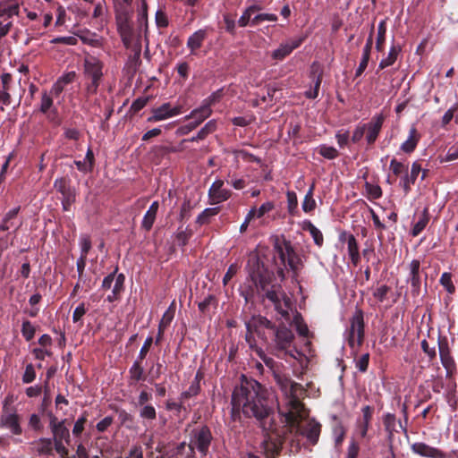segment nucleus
Segmentation results:
<instances>
[{"label": "nucleus", "instance_id": "nucleus-41", "mask_svg": "<svg viewBox=\"0 0 458 458\" xmlns=\"http://www.w3.org/2000/svg\"><path fill=\"white\" fill-rule=\"evenodd\" d=\"M139 414L143 420L153 421L157 419V411L152 404L140 406Z\"/></svg>", "mask_w": 458, "mask_h": 458}, {"label": "nucleus", "instance_id": "nucleus-46", "mask_svg": "<svg viewBox=\"0 0 458 458\" xmlns=\"http://www.w3.org/2000/svg\"><path fill=\"white\" fill-rule=\"evenodd\" d=\"M87 264V259L83 258H79L76 262V267L78 272V278L80 282H82L83 284L86 285L85 291L88 292L91 289V285L87 283V280L85 278L84 270Z\"/></svg>", "mask_w": 458, "mask_h": 458}, {"label": "nucleus", "instance_id": "nucleus-23", "mask_svg": "<svg viewBox=\"0 0 458 458\" xmlns=\"http://www.w3.org/2000/svg\"><path fill=\"white\" fill-rule=\"evenodd\" d=\"M174 317V302L163 314V317L158 324L157 335L155 339V344L159 345L164 338L165 329L170 326Z\"/></svg>", "mask_w": 458, "mask_h": 458}, {"label": "nucleus", "instance_id": "nucleus-53", "mask_svg": "<svg viewBox=\"0 0 458 458\" xmlns=\"http://www.w3.org/2000/svg\"><path fill=\"white\" fill-rule=\"evenodd\" d=\"M149 100H150L149 96L140 97V98H136L132 102L129 112L132 113L133 114H137L138 112H140L141 109H143L147 106V104L148 103Z\"/></svg>", "mask_w": 458, "mask_h": 458}, {"label": "nucleus", "instance_id": "nucleus-24", "mask_svg": "<svg viewBox=\"0 0 458 458\" xmlns=\"http://www.w3.org/2000/svg\"><path fill=\"white\" fill-rule=\"evenodd\" d=\"M420 138V133L416 127L412 125L409 130L407 140L401 144L400 150L406 154H411L416 149Z\"/></svg>", "mask_w": 458, "mask_h": 458}, {"label": "nucleus", "instance_id": "nucleus-3", "mask_svg": "<svg viewBox=\"0 0 458 458\" xmlns=\"http://www.w3.org/2000/svg\"><path fill=\"white\" fill-rule=\"evenodd\" d=\"M250 327L256 331L259 339L273 349L274 354L278 358L283 359L287 354L293 357L290 348L294 340V335L284 323L276 326L266 317L259 315Z\"/></svg>", "mask_w": 458, "mask_h": 458}, {"label": "nucleus", "instance_id": "nucleus-36", "mask_svg": "<svg viewBox=\"0 0 458 458\" xmlns=\"http://www.w3.org/2000/svg\"><path fill=\"white\" fill-rule=\"evenodd\" d=\"M315 189V184L312 183L307 191L304 199L301 204L302 210L305 213H310L316 208V201L313 198V192Z\"/></svg>", "mask_w": 458, "mask_h": 458}, {"label": "nucleus", "instance_id": "nucleus-60", "mask_svg": "<svg viewBox=\"0 0 458 458\" xmlns=\"http://www.w3.org/2000/svg\"><path fill=\"white\" fill-rule=\"evenodd\" d=\"M365 131L366 128L363 126V123H359L352 131V135L350 138L351 142L353 144L359 143L363 138Z\"/></svg>", "mask_w": 458, "mask_h": 458}, {"label": "nucleus", "instance_id": "nucleus-31", "mask_svg": "<svg viewBox=\"0 0 458 458\" xmlns=\"http://www.w3.org/2000/svg\"><path fill=\"white\" fill-rule=\"evenodd\" d=\"M386 19L381 20L377 25V34L376 39V49L377 52H383L386 38Z\"/></svg>", "mask_w": 458, "mask_h": 458}, {"label": "nucleus", "instance_id": "nucleus-48", "mask_svg": "<svg viewBox=\"0 0 458 458\" xmlns=\"http://www.w3.org/2000/svg\"><path fill=\"white\" fill-rule=\"evenodd\" d=\"M389 168L395 176L408 174V166L396 158L391 160Z\"/></svg>", "mask_w": 458, "mask_h": 458}, {"label": "nucleus", "instance_id": "nucleus-56", "mask_svg": "<svg viewBox=\"0 0 458 458\" xmlns=\"http://www.w3.org/2000/svg\"><path fill=\"white\" fill-rule=\"evenodd\" d=\"M36 329L29 320H24L21 326V334L26 341H31L35 335Z\"/></svg>", "mask_w": 458, "mask_h": 458}, {"label": "nucleus", "instance_id": "nucleus-7", "mask_svg": "<svg viewBox=\"0 0 458 458\" xmlns=\"http://www.w3.org/2000/svg\"><path fill=\"white\" fill-rule=\"evenodd\" d=\"M103 68V62L95 56L85 58L83 74L85 78V96L87 98L98 93L104 77Z\"/></svg>", "mask_w": 458, "mask_h": 458}, {"label": "nucleus", "instance_id": "nucleus-35", "mask_svg": "<svg viewBox=\"0 0 458 458\" xmlns=\"http://www.w3.org/2000/svg\"><path fill=\"white\" fill-rule=\"evenodd\" d=\"M429 221V214L428 209L426 208H424L421 216L419 218L418 222L415 223L411 229V235L413 237L418 236L427 226L428 223Z\"/></svg>", "mask_w": 458, "mask_h": 458}, {"label": "nucleus", "instance_id": "nucleus-21", "mask_svg": "<svg viewBox=\"0 0 458 458\" xmlns=\"http://www.w3.org/2000/svg\"><path fill=\"white\" fill-rule=\"evenodd\" d=\"M420 262L418 259H413L410 263V276L408 282L411 286V293L413 296H418L420 291Z\"/></svg>", "mask_w": 458, "mask_h": 458}, {"label": "nucleus", "instance_id": "nucleus-54", "mask_svg": "<svg viewBox=\"0 0 458 458\" xmlns=\"http://www.w3.org/2000/svg\"><path fill=\"white\" fill-rule=\"evenodd\" d=\"M292 53L288 44H281L278 48L272 52V57L276 60H283Z\"/></svg>", "mask_w": 458, "mask_h": 458}, {"label": "nucleus", "instance_id": "nucleus-33", "mask_svg": "<svg viewBox=\"0 0 458 458\" xmlns=\"http://www.w3.org/2000/svg\"><path fill=\"white\" fill-rule=\"evenodd\" d=\"M220 211V208H205L196 218V224L199 226L210 223L211 217L216 216Z\"/></svg>", "mask_w": 458, "mask_h": 458}, {"label": "nucleus", "instance_id": "nucleus-4", "mask_svg": "<svg viewBox=\"0 0 458 458\" xmlns=\"http://www.w3.org/2000/svg\"><path fill=\"white\" fill-rule=\"evenodd\" d=\"M276 380L286 400L279 412L290 425H296L305 415V406L301 399L305 396L306 390L302 385L284 375H276Z\"/></svg>", "mask_w": 458, "mask_h": 458}, {"label": "nucleus", "instance_id": "nucleus-38", "mask_svg": "<svg viewBox=\"0 0 458 458\" xmlns=\"http://www.w3.org/2000/svg\"><path fill=\"white\" fill-rule=\"evenodd\" d=\"M258 318H259V315L253 316L248 322H246L247 334L245 336V340L248 343L250 348L252 351H254L255 352H256V349L259 348V347L257 345L256 340L253 335L254 334H256V331L254 329H252V327H250V325L252 326L254 320L257 319Z\"/></svg>", "mask_w": 458, "mask_h": 458}, {"label": "nucleus", "instance_id": "nucleus-19", "mask_svg": "<svg viewBox=\"0 0 458 458\" xmlns=\"http://www.w3.org/2000/svg\"><path fill=\"white\" fill-rule=\"evenodd\" d=\"M362 417L356 421L357 431L360 438H366L374 414V407L366 405L361 409Z\"/></svg>", "mask_w": 458, "mask_h": 458}, {"label": "nucleus", "instance_id": "nucleus-5", "mask_svg": "<svg viewBox=\"0 0 458 458\" xmlns=\"http://www.w3.org/2000/svg\"><path fill=\"white\" fill-rule=\"evenodd\" d=\"M273 248L275 251L274 259H280L282 265V267H277V275L281 280L283 281L285 278L284 268L286 266L293 271V277L296 278L300 269L301 259L294 251L291 242L286 240L283 235L275 236Z\"/></svg>", "mask_w": 458, "mask_h": 458}, {"label": "nucleus", "instance_id": "nucleus-25", "mask_svg": "<svg viewBox=\"0 0 458 458\" xmlns=\"http://www.w3.org/2000/svg\"><path fill=\"white\" fill-rule=\"evenodd\" d=\"M71 182V179L67 176L59 177L55 180L54 188L61 193L62 198L76 196L75 189Z\"/></svg>", "mask_w": 458, "mask_h": 458}, {"label": "nucleus", "instance_id": "nucleus-44", "mask_svg": "<svg viewBox=\"0 0 458 458\" xmlns=\"http://www.w3.org/2000/svg\"><path fill=\"white\" fill-rule=\"evenodd\" d=\"M286 197H287L288 213L293 216H298L299 209H298V199H297L296 193L294 191H287Z\"/></svg>", "mask_w": 458, "mask_h": 458}, {"label": "nucleus", "instance_id": "nucleus-17", "mask_svg": "<svg viewBox=\"0 0 458 458\" xmlns=\"http://www.w3.org/2000/svg\"><path fill=\"white\" fill-rule=\"evenodd\" d=\"M224 181L216 180L208 190V197L211 204H219L231 197V191L223 188Z\"/></svg>", "mask_w": 458, "mask_h": 458}, {"label": "nucleus", "instance_id": "nucleus-42", "mask_svg": "<svg viewBox=\"0 0 458 458\" xmlns=\"http://www.w3.org/2000/svg\"><path fill=\"white\" fill-rule=\"evenodd\" d=\"M440 360L446 370L447 376H453L456 372V364L451 353L440 356Z\"/></svg>", "mask_w": 458, "mask_h": 458}, {"label": "nucleus", "instance_id": "nucleus-58", "mask_svg": "<svg viewBox=\"0 0 458 458\" xmlns=\"http://www.w3.org/2000/svg\"><path fill=\"white\" fill-rule=\"evenodd\" d=\"M192 235L193 231L187 227L185 230L179 231L176 233V240L181 246H185Z\"/></svg>", "mask_w": 458, "mask_h": 458}, {"label": "nucleus", "instance_id": "nucleus-47", "mask_svg": "<svg viewBox=\"0 0 458 458\" xmlns=\"http://www.w3.org/2000/svg\"><path fill=\"white\" fill-rule=\"evenodd\" d=\"M199 392H200V384H199L198 382H192L191 384V386H189V388L180 394L179 400L181 402H184L191 397L198 395L199 394Z\"/></svg>", "mask_w": 458, "mask_h": 458}, {"label": "nucleus", "instance_id": "nucleus-28", "mask_svg": "<svg viewBox=\"0 0 458 458\" xmlns=\"http://www.w3.org/2000/svg\"><path fill=\"white\" fill-rule=\"evenodd\" d=\"M311 69H312L311 73L313 75H315L317 73V76L315 79V83H314L313 89L306 91L305 96L307 98L315 99L318 96L319 88H320L322 79H323V71L318 69V65L317 64V63H313Z\"/></svg>", "mask_w": 458, "mask_h": 458}, {"label": "nucleus", "instance_id": "nucleus-10", "mask_svg": "<svg viewBox=\"0 0 458 458\" xmlns=\"http://www.w3.org/2000/svg\"><path fill=\"white\" fill-rule=\"evenodd\" d=\"M347 341L352 349H354L355 343L358 347L361 346L364 341V318L361 310H359L351 318L350 327L347 330Z\"/></svg>", "mask_w": 458, "mask_h": 458}, {"label": "nucleus", "instance_id": "nucleus-27", "mask_svg": "<svg viewBox=\"0 0 458 458\" xmlns=\"http://www.w3.org/2000/svg\"><path fill=\"white\" fill-rule=\"evenodd\" d=\"M142 360H136L129 369L128 385L134 386L139 381H144L146 375L142 367Z\"/></svg>", "mask_w": 458, "mask_h": 458}, {"label": "nucleus", "instance_id": "nucleus-34", "mask_svg": "<svg viewBox=\"0 0 458 458\" xmlns=\"http://www.w3.org/2000/svg\"><path fill=\"white\" fill-rule=\"evenodd\" d=\"M383 424L385 430L388 435V438L391 439L394 437V432H397L395 415L389 412L385 414L383 417Z\"/></svg>", "mask_w": 458, "mask_h": 458}, {"label": "nucleus", "instance_id": "nucleus-6", "mask_svg": "<svg viewBox=\"0 0 458 458\" xmlns=\"http://www.w3.org/2000/svg\"><path fill=\"white\" fill-rule=\"evenodd\" d=\"M49 428L52 433V441L55 443V450L61 458H67L69 450L66 445H71L70 430L66 427V420H59L51 411L48 412Z\"/></svg>", "mask_w": 458, "mask_h": 458}, {"label": "nucleus", "instance_id": "nucleus-40", "mask_svg": "<svg viewBox=\"0 0 458 458\" xmlns=\"http://www.w3.org/2000/svg\"><path fill=\"white\" fill-rule=\"evenodd\" d=\"M346 429L341 421L336 422L333 427V435L335 437V447H340L344 440Z\"/></svg>", "mask_w": 458, "mask_h": 458}, {"label": "nucleus", "instance_id": "nucleus-22", "mask_svg": "<svg viewBox=\"0 0 458 458\" xmlns=\"http://www.w3.org/2000/svg\"><path fill=\"white\" fill-rule=\"evenodd\" d=\"M208 35V29L206 28L196 30L188 38L186 46L191 55H196V52L203 46Z\"/></svg>", "mask_w": 458, "mask_h": 458}, {"label": "nucleus", "instance_id": "nucleus-52", "mask_svg": "<svg viewBox=\"0 0 458 458\" xmlns=\"http://www.w3.org/2000/svg\"><path fill=\"white\" fill-rule=\"evenodd\" d=\"M335 140L341 148L348 147L349 142L351 141L349 131L344 129L337 131L335 133Z\"/></svg>", "mask_w": 458, "mask_h": 458}, {"label": "nucleus", "instance_id": "nucleus-1", "mask_svg": "<svg viewBox=\"0 0 458 458\" xmlns=\"http://www.w3.org/2000/svg\"><path fill=\"white\" fill-rule=\"evenodd\" d=\"M231 419L241 421L242 414L254 419L267 437L262 442V449L267 458H278L286 441L290 442V452L301 449L298 429L284 432V426L278 428L275 420V403L272 394L259 382L242 375L240 384L232 394Z\"/></svg>", "mask_w": 458, "mask_h": 458}, {"label": "nucleus", "instance_id": "nucleus-45", "mask_svg": "<svg viewBox=\"0 0 458 458\" xmlns=\"http://www.w3.org/2000/svg\"><path fill=\"white\" fill-rule=\"evenodd\" d=\"M235 14L232 13H225L223 14V22L225 24V30L227 33L232 36L236 34V21H235Z\"/></svg>", "mask_w": 458, "mask_h": 458}, {"label": "nucleus", "instance_id": "nucleus-20", "mask_svg": "<svg viewBox=\"0 0 458 458\" xmlns=\"http://www.w3.org/2000/svg\"><path fill=\"white\" fill-rule=\"evenodd\" d=\"M344 240L347 241L350 259L354 266H357L360 262L358 242L353 234H347L346 232H343L340 234V241Z\"/></svg>", "mask_w": 458, "mask_h": 458}, {"label": "nucleus", "instance_id": "nucleus-39", "mask_svg": "<svg viewBox=\"0 0 458 458\" xmlns=\"http://www.w3.org/2000/svg\"><path fill=\"white\" fill-rule=\"evenodd\" d=\"M316 151L320 156H322L323 157L329 159V160L335 159L336 157H339V152L335 147L327 146L326 144L319 145L316 148Z\"/></svg>", "mask_w": 458, "mask_h": 458}, {"label": "nucleus", "instance_id": "nucleus-29", "mask_svg": "<svg viewBox=\"0 0 458 458\" xmlns=\"http://www.w3.org/2000/svg\"><path fill=\"white\" fill-rule=\"evenodd\" d=\"M401 51H402L401 46L392 45L389 49L387 56L386 58H383L380 61L378 68L380 70H383L388 66L393 65L395 63V61L397 60V57L400 55Z\"/></svg>", "mask_w": 458, "mask_h": 458}, {"label": "nucleus", "instance_id": "nucleus-8", "mask_svg": "<svg viewBox=\"0 0 458 458\" xmlns=\"http://www.w3.org/2000/svg\"><path fill=\"white\" fill-rule=\"evenodd\" d=\"M214 440L213 434L208 425L194 428L190 433L189 445L193 451H198L201 457H206Z\"/></svg>", "mask_w": 458, "mask_h": 458}, {"label": "nucleus", "instance_id": "nucleus-57", "mask_svg": "<svg viewBox=\"0 0 458 458\" xmlns=\"http://www.w3.org/2000/svg\"><path fill=\"white\" fill-rule=\"evenodd\" d=\"M458 110V103H455L453 106H451L443 115L441 119V126L445 128L450 122L454 119V114Z\"/></svg>", "mask_w": 458, "mask_h": 458}, {"label": "nucleus", "instance_id": "nucleus-11", "mask_svg": "<svg viewBox=\"0 0 458 458\" xmlns=\"http://www.w3.org/2000/svg\"><path fill=\"white\" fill-rule=\"evenodd\" d=\"M115 22L123 44L125 47H130L133 40V29L130 23V15L126 9L116 11Z\"/></svg>", "mask_w": 458, "mask_h": 458}, {"label": "nucleus", "instance_id": "nucleus-49", "mask_svg": "<svg viewBox=\"0 0 458 458\" xmlns=\"http://www.w3.org/2000/svg\"><path fill=\"white\" fill-rule=\"evenodd\" d=\"M440 284L446 290V292L450 294L454 293L455 286L452 281V274L448 272H445L441 275L439 279Z\"/></svg>", "mask_w": 458, "mask_h": 458}, {"label": "nucleus", "instance_id": "nucleus-59", "mask_svg": "<svg viewBox=\"0 0 458 458\" xmlns=\"http://www.w3.org/2000/svg\"><path fill=\"white\" fill-rule=\"evenodd\" d=\"M156 217L157 214L147 210L141 222V227L146 231H150L153 224L155 223Z\"/></svg>", "mask_w": 458, "mask_h": 458}, {"label": "nucleus", "instance_id": "nucleus-64", "mask_svg": "<svg viewBox=\"0 0 458 458\" xmlns=\"http://www.w3.org/2000/svg\"><path fill=\"white\" fill-rule=\"evenodd\" d=\"M360 445L355 439H352L347 449L346 458H358Z\"/></svg>", "mask_w": 458, "mask_h": 458}, {"label": "nucleus", "instance_id": "nucleus-32", "mask_svg": "<svg viewBox=\"0 0 458 458\" xmlns=\"http://www.w3.org/2000/svg\"><path fill=\"white\" fill-rule=\"evenodd\" d=\"M20 210L21 207H16L4 215L2 224L0 225V231H8L14 226V219L17 217Z\"/></svg>", "mask_w": 458, "mask_h": 458}, {"label": "nucleus", "instance_id": "nucleus-43", "mask_svg": "<svg viewBox=\"0 0 458 458\" xmlns=\"http://www.w3.org/2000/svg\"><path fill=\"white\" fill-rule=\"evenodd\" d=\"M54 106V98L47 90L42 91L39 105V112L44 114L50 111Z\"/></svg>", "mask_w": 458, "mask_h": 458}, {"label": "nucleus", "instance_id": "nucleus-63", "mask_svg": "<svg viewBox=\"0 0 458 458\" xmlns=\"http://www.w3.org/2000/svg\"><path fill=\"white\" fill-rule=\"evenodd\" d=\"M47 116V121L55 126H59L61 124V118L56 107H53L47 113H44Z\"/></svg>", "mask_w": 458, "mask_h": 458}, {"label": "nucleus", "instance_id": "nucleus-51", "mask_svg": "<svg viewBox=\"0 0 458 458\" xmlns=\"http://www.w3.org/2000/svg\"><path fill=\"white\" fill-rule=\"evenodd\" d=\"M88 420V413L87 411H84L82 415L75 421L73 428H72V435L75 437H80L81 433L84 430V426Z\"/></svg>", "mask_w": 458, "mask_h": 458}, {"label": "nucleus", "instance_id": "nucleus-61", "mask_svg": "<svg viewBox=\"0 0 458 458\" xmlns=\"http://www.w3.org/2000/svg\"><path fill=\"white\" fill-rule=\"evenodd\" d=\"M36 378V371L34 366L30 363L25 368V371L22 375V382L24 384H30Z\"/></svg>", "mask_w": 458, "mask_h": 458}, {"label": "nucleus", "instance_id": "nucleus-13", "mask_svg": "<svg viewBox=\"0 0 458 458\" xmlns=\"http://www.w3.org/2000/svg\"><path fill=\"white\" fill-rule=\"evenodd\" d=\"M182 113V106H172L171 103L165 102L158 107L152 108L151 115L148 117V123L160 122L174 116H176Z\"/></svg>", "mask_w": 458, "mask_h": 458}, {"label": "nucleus", "instance_id": "nucleus-18", "mask_svg": "<svg viewBox=\"0 0 458 458\" xmlns=\"http://www.w3.org/2000/svg\"><path fill=\"white\" fill-rule=\"evenodd\" d=\"M411 451L423 457L428 458H448L446 453L443 452L442 450L432 447L425 443L422 442H417L411 445Z\"/></svg>", "mask_w": 458, "mask_h": 458}, {"label": "nucleus", "instance_id": "nucleus-55", "mask_svg": "<svg viewBox=\"0 0 458 458\" xmlns=\"http://www.w3.org/2000/svg\"><path fill=\"white\" fill-rule=\"evenodd\" d=\"M80 246H81V256L80 258H83L87 259V255L91 249V239L89 235L83 234L80 238Z\"/></svg>", "mask_w": 458, "mask_h": 458}, {"label": "nucleus", "instance_id": "nucleus-16", "mask_svg": "<svg viewBox=\"0 0 458 458\" xmlns=\"http://www.w3.org/2000/svg\"><path fill=\"white\" fill-rule=\"evenodd\" d=\"M0 421L1 427L8 428L13 435L19 436L22 434V428L21 427V417L15 411H5V407H4Z\"/></svg>", "mask_w": 458, "mask_h": 458}, {"label": "nucleus", "instance_id": "nucleus-15", "mask_svg": "<svg viewBox=\"0 0 458 458\" xmlns=\"http://www.w3.org/2000/svg\"><path fill=\"white\" fill-rule=\"evenodd\" d=\"M161 458H196V452L186 442H181L162 453Z\"/></svg>", "mask_w": 458, "mask_h": 458}, {"label": "nucleus", "instance_id": "nucleus-30", "mask_svg": "<svg viewBox=\"0 0 458 458\" xmlns=\"http://www.w3.org/2000/svg\"><path fill=\"white\" fill-rule=\"evenodd\" d=\"M216 130V120H210L208 121L204 127H202L196 136H193L192 138L189 140H183L182 142L185 141H199L203 140L209 135L210 133L214 132Z\"/></svg>", "mask_w": 458, "mask_h": 458}, {"label": "nucleus", "instance_id": "nucleus-50", "mask_svg": "<svg viewBox=\"0 0 458 458\" xmlns=\"http://www.w3.org/2000/svg\"><path fill=\"white\" fill-rule=\"evenodd\" d=\"M223 95H224L223 89H217L216 91L213 92L209 97H208L206 99H204L203 104L200 107L211 109L212 106H214L216 103L220 101Z\"/></svg>", "mask_w": 458, "mask_h": 458}, {"label": "nucleus", "instance_id": "nucleus-2", "mask_svg": "<svg viewBox=\"0 0 458 458\" xmlns=\"http://www.w3.org/2000/svg\"><path fill=\"white\" fill-rule=\"evenodd\" d=\"M247 268L249 272L247 282L240 288V294L244 298L245 302L254 303L258 300L265 305L267 301L284 318L288 319L292 301L281 284L274 283V271L265 265L258 254L250 256Z\"/></svg>", "mask_w": 458, "mask_h": 458}, {"label": "nucleus", "instance_id": "nucleus-37", "mask_svg": "<svg viewBox=\"0 0 458 458\" xmlns=\"http://www.w3.org/2000/svg\"><path fill=\"white\" fill-rule=\"evenodd\" d=\"M304 230L308 231L312 236L315 244L318 247H322L324 243V237L321 231L317 228L310 221L305 223Z\"/></svg>", "mask_w": 458, "mask_h": 458}, {"label": "nucleus", "instance_id": "nucleus-26", "mask_svg": "<svg viewBox=\"0 0 458 458\" xmlns=\"http://www.w3.org/2000/svg\"><path fill=\"white\" fill-rule=\"evenodd\" d=\"M36 452L40 456L54 455L55 443L50 437H40L33 443Z\"/></svg>", "mask_w": 458, "mask_h": 458}, {"label": "nucleus", "instance_id": "nucleus-62", "mask_svg": "<svg viewBox=\"0 0 458 458\" xmlns=\"http://www.w3.org/2000/svg\"><path fill=\"white\" fill-rule=\"evenodd\" d=\"M369 363V353L362 354L355 362L356 368L359 371L365 373L368 370Z\"/></svg>", "mask_w": 458, "mask_h": 458}, {"label": "nucleus", "instance_id": "nucleus-9", "mask_svg": "<svg viewBox=\"0 0 458 458\" xmlns=\"http://www.w3.org/2000/svg\"><path fill=\"white\" fill-rule=\"evenodd\" d=\"M304 412L305 415L303 416V418L298 420L296 425L292 426L284 420L285 425H284V432H290L292 434L291 431H293V429L297 430L298 428V433L301 435V437H305L309 443L314 445L318 441L319 435L321 432V425L315 420H310L305 426L301 427V421L308 416V412L306 410Z\"/></svg>", "mask_w": 458, "mask_h": 458}, {"label": "nucleus", "instance_id": "nucleus-14", "mask_svg": "<svg viewBox=\"0 0 458 458\" xmlns=\"http://www.w3.org/2000/svg\"><path fill=\"white\" fill-rule=\"evenodd\" d=\"M212 114V109L208 108H197L193 110L190 115L186 116V119H191L190 123L182 126L179 131L182 134H188L190 131L195 130L202 122H204Z\"/></svg>", "mask_w": 458, "mask_h": 458}, {"label": "nucleus", "instance_id": "nucleus-12", "mask_svg": "<svg viewBox=\"0 0 458 458\" xmlns=\"http://www.w3.org/2000/svg\"><path fill=\"white\" fill-rule=\"evenodd\" d=\"M384 122L385 116L380 114L374 115L369 123H363V126L366 128L365 139L367 142V149L375 144L380 134Z\"/></svg>", "mask_w": 458, "mask_h": 458}]
</instances>
